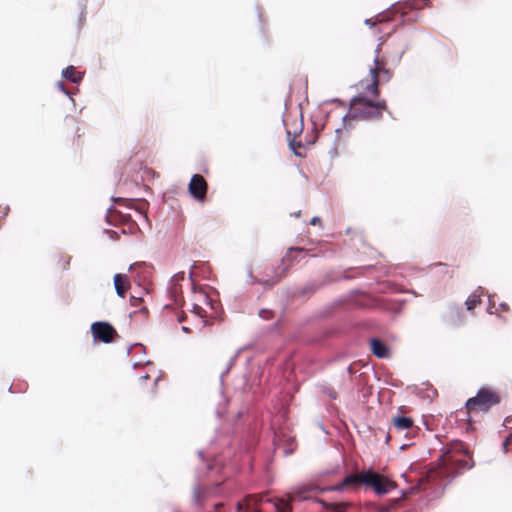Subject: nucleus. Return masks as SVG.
Masks as SVG:
<instances>
[{
	"label": "nucleus",
	"instance_id": "1",
	"mask_svg": "<svg viewBox=\"0 0 512 512\" xmlns=\"http://www.w3.org/2000/svg\"><path fill=\"white\" fill-rule=\"evenodd\" d=\"M384 45L385 41L382 40L375 50L374 64L369 69L371 83L365 87V90L374 97H378L380 94L379 86L392 79L394 74L392 66L400 62L406 48L402 43L393 45V42H391L386 45V50L383 51Z\"/></svg>",
	"mask_w": 512,
	"mask_h": 512
},
{
	"label": "nucleus",
	"instance_id": "2",
	"mask_svg": "<svg viewBox=\"0 0 512 512\" xmlns=\"http://www.w3.org/2000/svg\"><path fill=\"white\" fill-rule=\"evenodd\" d=\"M437 465L439 477L453 479L471 469L474 461L468 447L460 440H453L443 447Z\"/></svg>",
	"mask_w": 512,
	"mask_h": 512
},
{
	"label": "nucleus",
	"instance_id": "3",
	"mask_svg": "<svg viewBox=\"0 0 512 512\" xmlns=\"http://www.w3.org/2000/svg\"><path fill=\"white\" fill-rule=\"evenodd\" d=\"M237 512H291L289 501L272 499L268 494L247 495L237 503Z\"/></svg>",
	"mask_w": 512,
	"mask_h": 512
},
{
	"label": "nucleus",
	"instance_id": "4",
	"mask_svg": "<svg viewBox=\"0 0 512 512\" xmlns=\"http://www.w3.org/2000/svg\"><path fill=\"white\" fill-rule=\"evenodd\" d=\"M366 471L357 472L346 476L339 484L320 489L314 484H304L295 492L289 494V501L306 500L311 498L313 493L322 491H342L347 489H357L360 485H365Z\"/></svg>",
	"mask_w": 512,
	"mask_h": 512
},
{
	"label": "nucleus",
	"instance_id": "5",
	"mask_svg": "<svg viewBox=\"0 0 512 512\" xmlns=\"http://www.w3.org/2000/svg\"><path fill=\"white\" fill-rule=\"evenodd\" d=\"M387 110L386 101L374 102L366 98V96L359 95L350 101L349 112L344 118L358 119V120H373L381 118L383 112Z\"/></svg>",
	"mask_w": 512,
	"mask_h": 512
},
{
	"label": "nucleus",
	"instance_id": "6",
	"mask_svg": "<svg viewBox=\"0 0 512 512\" xmlns=\"http://www.w3.org/2000/svg\"><path fill=\"white\" fill-rule=\"evenodd\" d=\"M501 402V396L490 388H480L476 396L466 401L465 408L469 417L473 413L488 412L492 407Z\"/></svg>",
	"mask_w": 512,
	"mask_h": 512
},
{
	"label": "nucleus",
	"instance_id": "7",
	"mask_svg": "<svg viewBox=\"0 0 512 512\" xmlns=\"http://www.w3.org/2000/svg\"><path fill=\"white\" fill-rule=\"evenodd\" d=\"M372 488L377 494H386L396 488V483L373 470H366L365 485Z\"/></svg>",
	"mask_w": 512,
	"mask_h": 512
},
{
	"label": "nucleus",
	"instance_id": "8",
	"mask_svg": "<svg viewBox=\"0 0 512 512\" xmlns=\"http://www.w3.org/2000/svg\"><path fill=\"white\" fill-rule=\"evenodd\" d=\"M283 276V272H279L272 264H265L257 275L254 276V283H258L267 287H272L278 283Z\"/></svg>",
	"mask_w": 512,
	"mask_h": 512
},
{
	"label": "nucleus",
	"instance_id": "9",
	"mask_svg": "<svg viewBox=\"0 0 512 512\" xmlns=\"http://www.w3.org/2000/svg\"><path fill=\"white\" fill-rule=\"evenodd\" d=\"M91 332L95 339L103 343H110L117 336V331L108 322H94L91 325Z\"/></svg>",
	"mask_w": 512,
	"mask_h": 512
},
{
	"label": "nucleus",
	"instance_id": "10",
	"mask_svg": "<svg viewBox=\"0 0 512 512\" xmlns=\"http://www.w3.org/2000/svg\"><path fill=\"white\" fill-rule=\"evenodd\" d=\"M189 193L199 202L206 200L208 184L205 178L200 174H194L188 184Z\"/></svg>",
	"mask_w": 512,
	"mask_h": 512
},
{
	"label": "nucleus",
	"instance_id": "11",
	"mask_svg": "<svg viewBox=\"0 0 512 512\" xmlns=\"http://www.w3.org/2000/svg\"><path fill=\"white\" fill-rule=\"evenodd\" d=\"M303 130L302 120H295L291 125L286 123V132L289 139L290 148L295 152L296 155H301L297 149L304 147L302 142L297 140V138L301 135Z\"/></svg>",
	"mask_w": 512,
	"mask_h": 512
},
{
	"label": "nucleus",
	"instance_id": "12",
	"mask_svg": "<svg viewBox=\"0 0 512 512\" xmlns=\"http://www.w3.org/2000/svg\"><path fill=\"white\" fill-rule=\"evenodd\" d=\"M370 348L373 355H375L377 358L384 359L390 356V350L388 346L377 338H372L370 340Z\"/></svg>",
	"mask_w": 512,
	"mask_h": 512
},
{
	"label": "nucleus",
	"instance_id": "13",
	"mask_svg": "<svg viewBox=\"0 0 512 512\" xmlns=\"http://www.w3.org/2000/svg\"><path fill=\"white\" fill-rule=\"evenodd\" d=\"M114 287L118 296L124 298L130 289V281L125 274L118 273L114 276Z\"/></svg>",
	"mask_w": 512,
	"mask_h": 512
},
{
	"label": "nucleus",
	"instance_id": "14",
	"mask_svg": "<svg viewBox=\"0 0 512 512\" xmlns=\"http://www.w3.org/2000/svg\"><path fill=\"white\" fill-rule=\"evenodd\" d=\"M320 504L327 512H348L353 507L351 502H327L320 500Z\"/></svg>",
	"mask_w": 512,
	"mask_h": 512
},
{
	"label": "nucleus",
	"instance_id": "15",
	"mask_svg": "<svg viewBox=\"0 0 512 512\" xmlns=\"http://www.w3.org/2000/svg\"><path fill=\"white\" fill-rule=\"evenodd\" d=\"M392 424L395 430L402 432L411 429L414 426V421L410 417L395 416L392 418Z\"/></svg>",
	"mask_w": 512,
	"mask_h": 512
},
{
	"label": "nucleus",
	"instance_id": "16",
	"mask_svg": "<svg viewBox=\"0 0 512 512\" xmlns=\"http://www.w3.org/2000/svg\"><path fill=\"white\" fill-rule=\"evenodd\" d=\"M110 217L111 218H119V221L121 224L127 225V230L130 233H133L138 228L136 222L133 221L129 215H123V214L115 211V212L111 213Z\"/></svg>",
	"mask_w": 512,
	"mask_h": 512
},
{
	"label": "nucleus",
	"instance_id": "17",
	"mask_svg": "<svg viewBox=\"0 0 512 512\" xmlns=\"http://www.w3.org/2000/svg\"><path fill=\"white\" fill-rule=\"evenodd\" d=\"M64 78L73 83H79L82 80L83 74L78 72L74 66H68L62 72Z\"/></svg>",
	"mask_w": 512,
	"mask_h": 512
},
{
	"label": "nucleus",
	"instance_id": "18",
	"mask_svg": "<svg viewBox=\"0 0 512 512\" xmlns=\"http://www.w3.org/2000/svg\"><path fill=\"white\" fill-rule=\"evenodd\" d=\"M394 14L393 11H387L385 13L379 14L375 17V19H367L365 23L370 26H375L377 23L383 24L389 21L393 20L392 15Z\"/></svg>",
	"mask_w": 512,
	"mask_h": 512
},
{
	"label": "nucleus",
	"instance_id": "19",
	"mask_svg": "<svg viewBox=\"0 0 512 512\" xmlns=\"http://www.w3.org/2000/svg\"><path fill=\"white\" fill-rule=\"evenodd\" d=\"M481 303V299L478 295L472 294L466 300L467 310L471 311L475 309Z\"/></svg>",
	"mask_w": 512,
	"mask_h": 512
},
{
	"label": "nucleus",
	"instance_id": "20",
	"mask_svg": "<svg viewBox=\"0 0 512 512\" xmlns=\"http://www.w3.org/2000/svg\"><path fill=\"white\" fill-rule=\"evenodd\" d=\"M259 316L265 320H269V319L274 318V313L271 310L263 309V310H260Z\"/></svg>",
	"mask_w": 512,
	"mask_h": 512
},
{
	"label": "nucleus",
	"instance_id": "21",
	"mask_svg": "<svg viewBox=\"0 0 512 512\" xmlns=\"http://www.w3.org/2000/svg\"><path fill=\"white\" fill-rule=\"evenodd\" d=\"M194 312L200 317L205 316V311L197 304H194Z\"/></svg>",
	"mask_w": 512,
	"mask_h": 512
},
{
	"label": "nucleus",
	"instance_id": "22",
	"mask_svg": "<svg viewBox=\"0 0 512 512\" xmlns=\"http://www.w3.org/2000/svg\"><path fill=\"white\" fill-rule=\"evenodd\" d=\"M130 303H131L132 306L137 307V306H139L142 303V299L132 296L131 299H130Z\"/></svg>",
	"mask_w": 512,
	"mask_h": 512
},
{
	"label": "nucleus",
	"instance_id": "23",
	"mask_svg": "<svg viewBox=\"0 0 512 512\" xmlns=\"http://www.w3.org/2000/svg\"><path fill=\"white\" fill-rule=\"evenodd\" d=\"M511 442H512V435L508 436V437L504 440V442H503V449H504V451H505V452H507V451H508V446L511 444Z\"/></svg>",
	"mask_w": 512,
	"mask_h": 512
},
{
	"label": "nucleus",
	"instance_id": "24",
	"mask_svg": "<svg viewBox=\"0 0 512 512\" xmlns=\"http://www.w3.org/2000/svg\"><path fill=\"white\" fill-rule=\"evenodd\" d=\"M317 224H321V219L319 217H313L310 220V225H317Z\"/></svg>",
	"mask_w": 512,
	"mask_h": 512
},
{
	"label": "nucleus",
	"instance_id": "25",
	"mask_svg": "<svg viewBox=\"0 0 512 512\" xmlns=\"http://www.w3.org/2000/svg\"><path fill=\"white\" fill-rule=\"evenodd\" d=\"M186 316L183 312H181L179 315H178V322H183L185 320Z\"/></svg>",
	"mask_w": 512,
	"mask_h": 512
},
{
	"label": "nucleus",
	"instance_id": "26",
	"mask_svg": "<svg viewBox=\"0 0 512 512\" xmlns=\"http://www.w3.org/2000/svg\"><path fill=\"white\" fill-rule=\"evenodd\" d=\"M182 330H183L184 332H186V333H189V332H190V329H189L188 327H186V326H183V327H182Z\"/></svg>",
	"mask_w": 512,
	"mask_h": 512
},
{
	"label": "nucleus",
	"instance_id": "27",
	"mask_svg": "<svg viewBox=\"0 0 512 512\" xmlns=\"http://www.w3.org/2000/svg\"><path fill=\"white\" fill-rule=\"evenodd\" d=\"M200 296L203 297L205 301H208V297L206 294L200 293Z\"/></svg>",
	"mask_w": 512,
	"mask_h": 512
},
{
	"label": "nucleus",
	"instance_id": "28",
	"mask_svg": "<svg viewBox=\"0 0 512 512\" xmlns=\"http://www.w3.org/2000/svg\"><path fill=\"white\" fill-rule=\"evenodd\" d=\"M421 3L423 4H426V2H428V0H419Z\"/></svg>",
	"mask_w": 512,
	"mask_h": 512
},
{
	"label": "nucleus",
	"instance_id": "29",
	"mask_svg": "<svg viewBox=\"0 0 512 512\" xmlns=\"http://www.w3.org/2000/svg\"><path fill=\"white\" fill-rule=\"evenodd\" d=\"M294 250L295 251H302L303 249L302 248H295Z\"/></svg>",
	"mask_w": 512,
	"mask_h": 512
},
{
	"label": "nucleus",
	"instance_id": "30",
	"mask_svg": "<svg viewBox=\"0 0 512 512\" xmlns=\"http://www.w3.org/2000/svg\"><path fill=\"white\" fill-rule=\"evenodd\" d=\"M381 511L382 512L388 511V508H383Z\"/></svg>",
	"mask_w": 512,
	"mask_h": 512
}]
</instances>
